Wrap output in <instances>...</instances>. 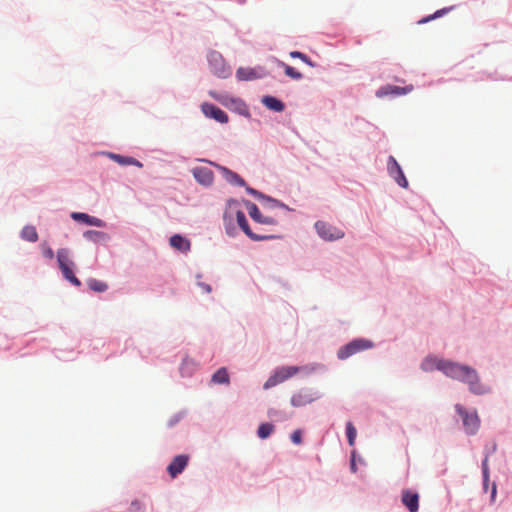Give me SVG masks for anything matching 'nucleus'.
<instances>
[{"instance_id": "1", "label": "nucleus", "mask_w": 512, "mask_h": 512, "mask_svg": "<svg viewBox=\"0 0 512 512\" xmlns=\"http://www.w3.org/2000/svg\"><path fill=\"white\" fill-rule=\"evenodd\" d=\"M442 372L452 379L467 383L473 393L485 392V388L479 382L476 370L469 366L446 360Z\"/></svg>"}, {"instance_id": "2", "label": "nucleus", "mask_w": 512, "mask_h": 512, "mask_svg": "<svg viewBox=\"0 0 512 512\" xmlns=\"http://www.w3.org/2000/svg\"><path fill=\"white\" fill-rule=\"evenodd\" d=\"M57 262L63 277L74 286H81V281L74 275L75 263L71 258V252L67 248L57 250Z\"/></svg>"}, {"instance_id": "3", "label": "nucleus", "mask_w": 512, "mask_h": 512, "mask_svg": "<svg viewBox=\"0 0 512 512\" xmlns=\"http://www.w3.org/2000/svg\"><path fill=\"white\" fill-rule=\"evenodd\" d=\"M235 202L229 203V207L227 211L225 212V218L229 217L232 218L233 215H235L237 223L239 227L243 230V232L252 240L254 241H261L269 239V236H260L252 232V230L249 227L248 221L246 219V216L243 211L239 209H234L233 205H235Z\"/></svg>"}, {"instance_id": "4", "label": "nucleus", "mask_w": 512, "mask_h": 512, "mask_svg": "<svg viewBox=\"0 0 512 512\" xmlns=\"http://www.w3.org/2000/svg\"><path fill=\"white\" fill-rule=\"evenodd\" d=\"M303 367L298 366H283L275 370L273 375H271L268 380L264 384L265 389H269L271 387H274L285 380L293 377L298 372L303 370Z\"/></svg>"}, {"instance_id": "5", "label": "nucleus", "mask_w": 512, "mask_h": 512, "mask_svg": "<svg viewBox=\"0 0 512 512\" xmlns=\"http://www.w3.org/2000/svg\"><path fill=\"white\" fill-rule=\"evenodd\" d=\"M211 72L219 78H227L231 75L230 68L226 65L223 56L217 51H211L208 56Z\"/></svg>"}, {"instance_id": "6", "label": "nucleus", "mask_w": 512, "mask_h": 512, "mask_svg": "<svg viewBox=\"0 0 512 512\" xmlns=\"http://www.w3.org/2000/svg\"><path fill=\"white\" fill-rule=\"evenodd\" d=\"M372 347L373 343L370 340L355 339L341 347L337 352V356L339 359L344 360L358 352L370 349Z\"/></svg>"}, {"instance_id": "7", "label": "nucleus", "mask_w": 512, "mask_h": 512, "mask_svg": "<svg viewBox=\"0 0 512 512\" xmlns=\"http://www.w3.org/2000/svg\"><path fill=\"white\" fill-rule=\"evenodd\" d=\"M314 227L319 237L324 241H336L342 239L345 235L343 230L325 221H317Z\"/></svg>"}, {"instance_id": "8", "label": "nucleus", "mask_w": 512, "mask_h": 512, "mask_svg": "<svg viewBox=\"0 0 512 512\" xmlns=\"http://www.w3.org/2000/svg\"><path fill=\"white\" fill-rule=\"evenodd\" d=\"M456 411L462 417L463 425L468 434H475L480 427V420L476 412H467L461 405L455 406Z\"/></svg>"}, {"instance_id": "9", "label": "nucleus", "mask_w": 512, "mask_h": 512, "mask_svg": "<svg viewBox=\"0 0 512 512\" xmlns=\"http://www.w3.org/2000/svg\"><path fill=\"white\" fill-rule=\"evenodd\" d=\"M388 172H389L390 176H392L394 178V180L401 187H403V188L408 187V181H407L400 165L398 164V162L396 161V159L393 156H389V158H388Z\"/></svg>"}, {"instance_id": "10", "label": "nucleus", "mask_w": 512, "mask_h": 512, "mask_svg": "<svg viewBox=\"0 0 512 512\" xmlns=\"http://www.w3.org/2000/svg\"><path fill=\"white\" fill-rule=\"evenodd\" d=\"M201 110L206 117L212 118L219 123L228 122V115L222 109L211 103H203L201 105Z\"/></svg>"}, {"instance_id": "11", "label": "nucleus", "mask_w": 512, "mask_h": 512, "mask_svg": "<svg viewBox=\"0 0 512 512\" xmlns=\"http://www.w3.org/2000/svg\"><path fill=\"white\" fill-rule=\"evenodd\" d=\"M401 502L409 512H417L419 509V494L405 489L402 491Z\"/></svg>"}, {"instance_id": "12", "label": "nucleus", "mask_w": 512, "mask_h": 512, "mask_svg": "<svg viewBox=\"0 0 512 512\" xmlns=\"http://www.w3.org/2000/svg\"><path fill=\"white\" fill-rule=\"evenodd\" d=\"M246 206L250 217L254 221L266 225H275L277 223V221L273 217L263 216L256 204L252 202H247Z\"/></svg>"}, {"instance_id": "13", "label": "nucleus", "mask_w": 512, "mask_h": 512, "mask_svg": "<svg viewBox=\"0 0 512 512\" xmlns=\"http://www.w3.org/2000/svg\"><path fill=\"white\" fill-rule=\"evenodd\" d=\"M189 461V457L187 455H178L176 456L172 462L168 465L167 471L172 478H175L177 475L183 472L186 468Z\"/></svg>"}, {"instance_id": "14", "label": "nucleus", "mask_w": 512, "mask_h": 512, "mask_svg": "<svg viewBox=\"0 0 512 512\" xmlns=\"http://www.w3.org/2000/svg\"><path fill=\"white\" fill-rule=\"evenodd\" d=\"M412 90H413L412 85H408L405 87H399V86H395V85H386V86L381 87L377 91L376 95L378 97H384L387 95H404V94L411 92Z\"/></svg>"}, {"instance_id": "15", "label": "nucleus", "mask_w": 512, "mask_h": 512, "mask_svg": "<svg viewBox=\"0 0 512 512\" xmlns=\"http://www.w3.org/2000/svg\"><path fill=\"white\" fill-rule=\"evenodd\" d=\"M193 176L197 182L206 186L211 185L214 180L213 172L205 167H197L193 169Z\"/></svg>"}, {"instance_id": "16", "label": "nucleus", "mask_w": 512, "mask_h": 512, "mask_svg": "<svg viewBox=\"0 0 512 512\" xmlns=\"http://www.w3.org/2000/svg\"><path fill=\"white\" fill-rule=\"evenodd\" d=\"M215 166L222 173L223 177L225 178V180L228 183H230L232 185H237V186H245L246 185L245 180L237 173H235L232 170H230L224 166H221V165H215Z\"/></svg>"}, {"instance_id": "17", "label": "nucleus", "mask_w": 512, "mask_h": 512, "mask_svg": "<svg viewBox=\"0 0 512 512\" xmlns=\"http://www.w3.org/2000/svg\"><path fill=\"white\" fill-rule=\"evenodd\" d=\"M72 219L75 221L83 222L87 225L95 226V227H104L105 222L97 217L90 216L86 213L82 212H73L71 214Z\"/></svg>"}, {"instance_id": "18", "label": "nucleus", "mask_w": 512, "mask_h": 512, "mask_svg": "<svg viewBox=\"0 0 512 512\" xmlns=\"http://www.w3.org/2000/svg\"><path fill=\"white\" fill-rule=\"evenodd\" d=\"M444 359L437 358L435 356H427L421 363V369L426 372L433 370H439L442 372V367L445 364Z\"/></svg>"}, {"instance_id": "19", "label": "nucleus", "mask_w": 512, "mask_h": 512, "mask_svg": "<svg viewBox=\"0 0 512 512\" xmlns=\"http://www.w3.org/2000/svg\"><path fill=\"white\" fill-rule=\"evenodd\" d=\"M246 191L254 196L255 198H257L258 200H263L265 202H267V204L269 205V207L271 208H276V207H283L284 205L281 204L279 201L275 200V199H272L268 196H265L264 194H262L261 192L255 190L254 188H251V187H246Z\"/></svg>"}, {"instance_id": "20", "label": "nucleus", "mask_w": 512, "mask_h": 512, "mask_svg": "<svg viewBox=\"0 0 512 512\" xmlns=\"http://www.w3.org/2000/svg\"><path fill=\"white\" fill-rule=\"evenodd\" d=\"M170 245L176 250L186 252L190 250V242L181 235L175 234L170 238Z\"/></svg>"}, {"instance_id": "21", "label": "nucleus", "mask_w": 512, "mask_h": 512, "mask_svg": "<svg viewBox=\"0 0 512 512\" xmlns=\"http://www.w3.org/2000/svg\"><path fill=\"white\" fill-rule=\"evenodd\" d=\"M262 103L270 110L275 112H282L285 109V105L279 99L273 96H264Z\"/></svg>"}, {"instance_id": "22", "label": "nucleus", "mask_w": 512, "mask_h": 512, "mask_svg": "<svg viewBox=\"0 0 512 512\" xmlns=\"http://www.w3.org/2000/svg\"><path fill=\"white\" fill-rule=\"evenodd\" d=\"M313 401V397L311 394L306 392H299L292 396L291 404L295 407H300L307 405Z\"/></svg>"}, {"instance_id": "23", "label": "nucleus", "mask_w": 512, "mask_h": 512, "mask_svg": "<svg viewBox=\"0 0 512 512\" xmlns=\"http://www.w3.org/2000/svg\"><path fill=\"white\" fill-rule=\"evenodd\" d=\"M110 158H112L115 162L120 165H134L137 167H142V163L133 157H125L119 154H109Z\"/></svg>"}, {"instance_id": "24", "label": "nucleus", "mask_w": 512, "mask_h": 512, "mask_svg": "<svg viewBox=\"0 0 512 512\" xmlns=\"http://www.w3.org/2000/svg\"><path fill=\"white\" fill-rule=\"evenodd\" d=\"M21 238L28 242H36L38 240L36 228L32 225H26L21 231Z\"/></svg>"}, {"instance_id": "25", "label": "nucleus", "mask_w": 512, "mask_h": 512, "mask_svg": "<svg viewBox=\"0 0 512 512\" xmlns=\"http://www.w3.org/2000/svg\"><path fill=\"white\" fill-rule=\"evenodd\" d=\"M211 381L214 384H228L229 383V375L227 369L222 367L218 369L211 378Z\"/></svg>"}, {"instance_id": "26", "label": "nucleus", "mask_w": 512, "mask_h": 512, "mask_svg": "<svg viewBox=\"0 0 512 512\" xmlns=\"http://www.w3.org/2000/svg\"><path fill=\"white\" fill-rule=\"evenodd\" d=\"M84 237L92 242H101L108 239V235L102 231L88 230L84 233Z\"/></svg>"}, {"instance_id": "27", "label": "nucleus", "mask_w": 512, "mask_h": 512, "mask_svg": "<svg viewBox=\"0 0 512 512\" xmlns=\"http://www.w3.org/2000/svg\"><path fill=\"white\" fill-rule=\"evenodd\" d=\"M87 285L91 290L95 292H104L108 289V285L105 282L93 278L87 281Z\"/></svg>"}, {"instance_id": "28", "label": "nucleus", "mask_w": 512, "mask_h": 512, "mask_svg": "<svg viewBox=\"0 0 512 512\" xmlns=\"http://www.w3.org/2000/svg\"><path fill=\"white\" fill-rule=\"evenodd\" d=\"M274 431V426L270 423H262L259 427H258V431H257V434H258V437L261 438V439H266L268 438L271 433Z\"/></svg>"}, {"instance_id": "29", "label": "nucleus", "mask_w": 512, "mask_h": 512, "mask_svg": "<svg viewBox=\"0 0 512 512\" xmlns=\"http://www.w3.org/2000/svg\"><path fill=\"white\" fill-rule=\"evenodd\" d=\"M279 65L284 69L285 75L294 79V80H300L302 79V74L298 71H296L293 67L285 64L284 62H279Z\"/></svg>"}, {"instance_id": "30", "label": "nucleus", "mask_w": 512, "mask_h": 512, "mask_svg": "<svg viewBox=\"0 0 512 512\" xmlns=\"http://www.w3.org/2000/svg\"><path fill=\"white\" fill-rule=\"evenodd\" d=\"M452 9H453V7H448V8H443V9L437 10L434 14L429 15V16L424 17L421 20H419L418 23L419 24H424V23H427V22H429V21H431L433 19L442 17L443 15L447 14Z\"/></svg>"}, {"instance_id": "31", "label": "nucleus", "mask_w": 512, "mask_h": 512, "mask_svg": "<svg viewBox=\"0 0 512 512\" xmlns=\"http://www.w3.org/2000/svg\"><path fill=\"white\" fill-rule=\"evenodd\" d=\"M255 72L252 69L239 68L236 72V76L239 80H251L255 78Z\"/></svg>"}, {"instance_id": "32", "label": "nucleus", "mask_w": 512, "mask_h": 512, "mask_svg": "<svg viewBox=\"0 0 512 512\" xmlns=\"http://www.w3.org/2000/svg\"><path fill=\"white\" fill-rule=\"evenodd\" d=\"M346 434H347L349 445L354 446L356 436H357V430L351 422H348L346 424Z\"/></svg>"}, {"instance_id": "33", "label": "nucleus", "mask_w": 512, "mask_h": 512, "mask_svg": "<svg viewBox=\"0 0 512 512\" xmlns=\"http://www.w3.org/2000/svg\"><path fill=\"white\" fill-rule=\"evenodd\" d=\"M290 56L292 58H299L300 60H302L304 63H306L310 67L316 66V64L314 62H312L311 59L306 54H304L302 52L292 51V52H290Z\"/></svg>"}, {"instance_id": "34", "label": "nucleus", "mask_w": 512, "mask_h": 512, "mask_svg": "<svg viewBox=\"0 0 512 512\" xmlns=\"http://www.w3.org/2000/svg\"><path fill=\"white\" fill-rule=\"evenodd\" d=\"M40 247H41L43 257H45L46 259H49V260L54 258V252H53L52 248L47 244V242H42Z\"/></svg>"}, {"instance_id": "35", "label": "nucleus", "mask_w": 512, "mask_h": 512, "mask_svg": "<svg viewBox=\"0 0 512 512\" xmlns=\"http://www.w3.org/2000/svg\"><path fill=\"white\" fill-rule=\"evenodd\" d=\"M291 440L296 445L301 444L302 443V432H301V430H295L291 434Z\"/></svg>"}, {"instance_id": "36", "label": "nucleus", "mask_w": 512, "mask_h": 512, "mask_svg": "<svg viewBox=\"0 0 512 512\" xmlns=\"http://www.w3.org/2000/svg\"><path fill=\"white\" fill-rule=\"evenodd\" d=\"M141 509H142V505H141L140 501H138V500L132 501V503L130 505V511L131 512H138Z\"/></svg>"}, {"instance_id": "37", "label": "nucleus", "mask_w": 512, "mask_h": 512, "mask_svg": "<svg viewBox=\"0 0 512 512\" xmlns=\"http://www.w3.org/2000/svg\"><path fill=\"white\" fill-rule=\"evenodd\" d=\"M482 470L485 478L488 477V458L486 457L482 462Z\"/></svg>"}, {"instance_id": "38", "label": "nucleus", "mask_w": 512, "mask_h": 512, "mask_svg": "<svg viewBox=\"0 0 512 512\" xmlns=\"http://www.w3.org/2000/svg\"><path fill=\"white\" fill-rule=\"evenodd\" d=\"M350 468H351V471L353 473H355L357 471V466H356V463H355V452H352Z\"/></svg>"}, {"instance_id": "39", "label": "nucleus", "mask_w": 512, "mask_h": 512, "mask_svg": "<svg viewBox=\"0 0 512 512\" xmlns=\"http://www.w3.org/2000/svg\"><path fill=\"white\" fill-rule=\"evenodd\" d=\"M203 289L206 291V292H210L211 291V288L209 285H206V284H203L202 285Z\"/></svg>"}, {"instance_id": "40", "label": "nucleus", "mask_w": 512, "mask_h": 512, "mask_svg": "<svg viewBox=\"0 0 512 512\" xmlns=\"http://www.w3.org/2000/svg\"><path fill=\"white\" fill-rule=\"evenodd\" d=\"M210 95H211L213 98H215L216 100H218V101H222V100H221V98H220V97H218V96H216V94H215V93L210 92Z\"/></svg>"}, {"instance_id": "41", "label": "nucleus", "mask_w": 512, "mask_h": 512, "mask_svg": "<svg viewBox=\"0 0 512 512\" xmlns=\"http://www.w3.org/2000/svg\"><path fill=\"white\" fill-rule=\"evenodd\" d=\"M495 494H496V487L494 486L493 490H492V498L495 496Z\"/></svg>"}, {"instance_id": "42", "label": "nucleus", "mask_w": 512, "mask_h": 512, "mask_svg": "<svg viewBox=\"0 0 512 512\" xmlns=\"http://www.w3.org/2000/svg\"><path fill=\"white\" fill-rule=\"evenodd\" d=\"M275 414H276V411H270V412H269V415H270V416H274Z\"/></svg>"}]
</instances>
